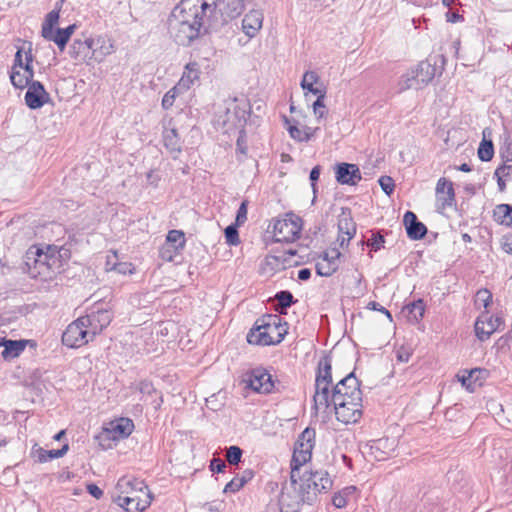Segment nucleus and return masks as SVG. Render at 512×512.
I'll return each mask as SVG.
<instances>
[{
	"label": "nucleus",
	"instance_id": "nucleus-22",
	"mask_svg": "<svg viewBox=\"0 0 512 512\" xmlns=\"http://www.w3.org/2000/svg\"><path fill=\"white\" fill-rule=\"evenodd\" d=\"M293 491L282 492L280 497V504L282 507L287 508L286 512H298L302 504H307L306 501L300 500L302 498L301 487L297 483H293Z\"/></svg>",
	"mask_w": 512,
	"mask_h": 512
},
{
	"label": "nucleus",
	"instance_id": "nucleus-55",
	"mask_svg": "<svg viewBox=\"0 0 512 512\" xmlns=\"http://www.w3.org/2000/svg\"><path fill=\"white\" fill-rule=\"evenodd\" d=\"M179 89L177 86L170 89L166 94L163 96L162 99V107L164 109H169L173 106L175 98H176V91Z\"/></svg>",
	"mask_w": 512,
	"mask_h": 512
},
{
	"label": "nucleus",
	"instance_id": "nucleus-46",
	"mask_svg": "<svg viewBox=\"0 0 512 512\" xmlns=\"http://www.w3.org/2000/svg\"><path fill=\"white\" fill-rule=\"evenodd\" d=\"M494 155V148L491 141L483 140L478 148V157L482 161H490Z\"/></svg>",
	"mask_w": 512,
	"mask_h": 512
},
{
	"label": "nucleus",
	"instance_id": "nucleus-7",
	"mask_svg": "<svg viewBox=\"0 0 512 512\" xmlns=\"http://www.w3.org/2000/svg\"><path fill=\"white\" fill-rule=\"evenodd\" d=\"M246 118L245 104L239 102L237 98H232L225 101V109L223 113L218 115L217 123L224 129L225 133L239 130V133L243 134Z\"/></svg>",
	"mask_w": 512,
	"mask_h": 512
},
{
	"label": "nucleus",
	"instance_id": "nucleus-25",
	"mask_svg": "<svg viewBox=\"0 0 512 512\" xmlns=\"http://www.w3.org/2000/svg\"><path fill=\"white\" fill-rule=\"evenodd\" d=\"M116 488L121 494L141 493V495H143V492L150 493L148 486L144 483V481L139 479H130L128 477L120 478Z\"/></svg>",
	"mask_w": 512,
	"mask_h": 512
},
{
	"label": "nucleus",
	"instance_id": "nucleus-56",
	"mask_svg": "<svg viewBox=\"0 0 512 512\" xmlns=\"http://www.w3.org/2000/svg\"><path fill=\"white\" fill-rule=\"evenodd\" d=\"M304 90H307L311 92L312 94L317 96V99L325 98L326 97V88L321 83L317 85H312L308 87H302Z\"/></svg>",
	"mask_w": 512,
	"mask_h": 512
},
{
	"label": "nucleus",
	"instance_id": "nucleus-39",
	"mask_svg": "<svg viewBox=\"0 0 512 512\" xmlns=\"http://www.w3.org/2000/svg\"><path fill=\"white\" fill-rule=\"evenodd\" d=\"M339 234L354 236L356 233V225L350 213L343 212L338 219Z\"/></svg>",
	"mask_w": 512,
	"mask_h": 512
},
{
	"label": "nucleus",
	"instance_id": "nucleus-58",
	"mask_svg": "<svg viewBox=\"0 0 512 512\" xmlns=\"http://www.w3.org/2000/svg\"><path fill=\"white\" fill-rule=\"evenodd\" d=\"M501 247L507 254L512 255V233L503 236L501 240Z\"/></svg>",
	"mask_w": 512,
	"mask_h": 512
},
{
	"label": "nucleus",
	"instance_id": "nucleus-59",
	"mask_svg": "<svg viewBox=\"0 0 512 512\" xmlns=\"http://www.w3.org/2000/svg\"><path fill=\"white\" fill-rule=\"evenodd\" d=\"M226 468L225 462L220 458H214L210 463V469L213 472H223Z\"/></svg>",
	"mask_w": 512,
	"mask_h": 512
},
{
	"label": "nucleus",
	"instance_id": "nucleus-21",
	"mask_svg": "<svg viewBox=\"0 0 512 512\" xmlns=\"http://www.w3.org/2000/svg\"><path fill=\"white\" fill-rule=\"evenodd\" d=\"M403 223L406 228L407 236L412 240H420L427 233L426 226L418 221L417 216L412 211H407L403 217Z\"/></svg>",
	"mask_w": 512,
	"mask_h": 512
},
{
	"label": "nucleus",
	"instance_id": "nucleus-53",
	"mask_svg": "<svg viewBox=\"0 0 512 512\" xmlns=\"http://www.w3.org/2000/svg\"><path fill=\"white\" fill-rule=\"evenodd\" d=\"M248 203V200H243L241 202L236 215V225H242L246 222Z\"/></svg>",
	"mask_w": 512,
	"mask_h": 512
},
{
	"label": "nucleus",
	"instance_id": "nucleus-62",
	"mask_svg": "<svg viewBox=\"0 0 512 512\" xmlns=\"http://www.w3.org/2000/svg\"><path fill=\"white\" fill-rule=\"evenodd\" d=\"M88 493L96 499H100L103 496V491L96 484L87 485Z\"/></svg>",
	"mask_w": 512,
	"mask_h": 512
},
{
	"label": "nucleus",
	"instance_id": "nucleus-16",
	"mask_svg": "<svg viewBox=\"0 0 512 512\" xmlns=\"http://www.w3.org/2000/svg\"><path fill=\"white\" fill-rule=\"evenodd\" d=\"M27 88L25 103L30 109H39L50 101V95L41 82H31Z\"/></svg>",
	"mask_w": 512,
	"mask_h": 512
},
{
	"label": "nucleus",
	"instance_id": "nucleus-41",
	"mask_svg": "<svg viewBox=\"0 0 512 512\" xmlns=\"http://www.w3.org/2000/svg\"><path fill=\"white\" fill-rule=\"evenodd\" d=\"M59 21V12L56 10L50 11L45 18V21L42 24V31L41 34L43 37H48L47 35H51V31L53 30V27L58 23Z\"/></svg>",
	"mask_w": 512,
	"mask_h": 512
},
{
	"label": "nucleus",
	"instance_id": "nucleus-3",
	"mask_svg": "<svg viewBox=\"0 0 512 512\" xmlns=\"http://www.w3.org/2000/svg\"><path fill=\"white\" fill-rule=\"evenodd\" d=\"M287 334V324L278 315H265L255 322L247 334L249 344L268 346L279 344Z\"/></svg>",
	"mask_w": 512,
	"mask_h": 512
},
{
	"label": "nucleus",
	"instance_id": "nucleus-1",
	"mask_svg": "<svg viewBox=\"0 0 512 512\" xmlns=\"http://www.w3.org/2000/svg\"><path fill=\"white\" fill-rule=\"evenodd\" d=\"M219 0H181L168 19V31L173 40L182 46L208 32L211 20L216 17Z\"/></svg>",
	"mask_w": 512,
	"mask_h": 512
},
{
	"label": "nucleus",
	"instance_id": "nucleus-30",
	"mask_svg": "<svg viewBox=\"0 0 512 512\" xmlns=\"http://www.w3.org/2000/svg\"><path fill=\"white\" fill-rule=\"evenodd\" d=\"M134 429V423L129 418H120L119 420L111 423L110 432L113 434V439L127 438Z\"/></svg>",
	"mask_w": 512,
	"mask_h": 512
},
{
	"label": "nucleus",
	"instance_id": "nucleus-60",
	"mask_svg": "<svg viewBox=\"0 0 512 512\" xmlns=\"http://www.w3.org/2000/svg\"><path fill=\"white\" fill-rule=\"evenodd\" d=\"M139 391L142 394L151 395L152 393H156L155 388L153 387L152 383L149 381H141L139 383Z\"/></svg>",
	"mask_w": 512,
	"mask_h": 512
},
{
	"label": "nucleus",
	"instance_id": "nucleus-6",
	"mask_svg": "<svg viewBox=\"0 0 512 512\" xmlns=\"http://www.w3.org/2000/svg\"><path fill=\"white\" fill-rule=\"evenodd\" d=\"M316 432L312 428H306L298 437L291 460V482L296 483L299 470L311 459L315 445Z\"/></svg>",
	"mask_w": 512,
	"mask_h": 512
},
{
	"label": "nucleus",
	"instance_id": "nucleus-42",
	"mask_svg": "<svg viewBox=\"0 0 512 512\" xmlns=\"http://www.w3.org/2000/svg\"><path fill=\"white\" fill-rule=\"evenodd\" d=\"M275 300L278 305L281 307L280 313H283V309L290 307L295 303L294 297L290 291L283 290L275 295Z\"/></svg>",
	"mask_w": 512,
	"mask_h": 512
},
{
	"label": "nucleus",
	"instance_id": "nucleus-32",
	"mask_svg": "<svg viewBox=\"0 0 512 512\" xmlns=\"http://www.w3.org/2000/svg\"><path fill=\"white\" fill-rule=\"evenodd\" d=\"M315 382L332 383V360L330 356L325 355L320 358Z\"/></svg>",
	"mask_w": 512,
	"mask_h": 512
},
{
	"label": "nucleus",
	"instance_id": "nucleus-2",
	"mask_svg": "<svg viewBox=\"0 0 512 512\" xmlns=\"http://www.w3.org/2000/svg\"><path fill=\"white\" fill-rule=\"evenodd\" d=\"M331 402L338 421L356 423L362 416V391L353 372L338 381L332 390Z\"/></svg>",
	"mask_w": 512,
	"mask_h": 512
},
{
	"label": "nucleus",
	"instance_id": "nucleus-48",
	"mask_svg": "<svg viewBox=\"0 0 512 512\" xmlns=\"http://www.w3.org/2000/svg\"><path fill=\"white\" fill-rule=\"evenodd\" d=\"M242 453L238 446H230L226 451V460L230 465H237L241 461Z\"/></svg>",
	"mask_w": 512,
	"mask_h": 512
},
{
	"label": "nucleus",
	"instance_id": "nucleus-44",
	"mask_svg": "<svg viewBox=\"0 0 512 512\" xmlns=\"http://www.w3.org/2000/svg\"><path fill=\"white\" fill-rule=\"evenodd\" d=\"M492 303V293L488 289H480L475 296V305L487 309Z\"/></svg>",
	"mask_w": 512,
	"mask_h": 512
},
{
	"label": "nucleus",
	"instance_id": "nucleus-20",
	"mask_svg": "<svg viewBox=\"0 0 512 512\" xmlns=\"http://www.w3.org/2000/svg\"><path fill=\"white\" fill-rule=\"evenodd\" d=\"M264 16L259 10L249 11L242 19V31L248 40L254 38L263 26Z\"/></svg>",
	"mask_w": 512,
	"mask_h": 512
},
{
	"label": "nucleus",
	"instance_id": "nucleus-57",
	"mask_svg": "<svg viewBox=\"0 0 512 512\" xmlns=\"http://www.w3.org/2000/svg\"><path fill=\"white\" fill-rule=\"evenodd\" d=\"M384 242V236L376 233L372 235L371 239H369L368 246H370L374 251H377L383 246Z\"/></svg>",
	"mask_w": 512,
	"mask_h": 512
},
{
	"label": "nucleus",
	"instance_id": "nucleus-45",
	"mask_svg": "<svg viewBox=\"0 0 512 512\" xmlns=\"http://www.w3.org/2000/svg\"><path fill=\"white\" fill-rule=\"evenodd\" d=\"M167 242L173 244V248L178 250L185 245L184 233L179 230H171L167 234Z\"/></svg>",
	"mask_w": 512,
	"mask_h": 512
},
{
	"label": "nucleus",
	"instance_id": "nucleus-26",
	"mask_svg": "<svg viewBox=\"0 0 512 512\" xmlns=\"http://www.w3.org/2000/svg\"><path fill=\"white\" fill-rule=\"evenodd\" d=\"M69 54L71 58L77 61L91 59L90 37L75 39L70 46Z\"/></svg>",
	"mask_w": 512,
	"mask_h": 512
},
{
	"label": "nucleus",
	"instance_id": "nucleus-64",
	"mask_svg": "<svg viewBox=\"0 0 512 512\" xmlns=\"http://www.w3.org/2000/svg\"><path fill=\"white\" fill-rule=\"evenodd\" d=\"M24 67H25V62H23V58H22V49H18V51L15 54L14 64L12 66V69H19V68H24Z\"/></svg>",
	"mask_w": 512,
	"mask_h": 512
},
{
	"label": "nucleus",
	"instance_id": "nucleus-34",
	"mask_svg": "<svg viewBox=\"0 0 512 512\" xmlns=\"http://www.w3.org/2000/svg\"><path fill=\"white\" fill-rule=\"evenodd\" d=\"M394 447V441H390L388 438H382L373 442L371 450L377 460H385L390 453L394 451Z\"/></svg>",
	"mask_w": 512,
	"mask_h": 512
},
{
	"label": "nucleus",
	"instance_id": "nucleus-50",
	"mask_svg": "<svg viewBox=\"0 0 512 512\" xmlns=\"http://www.w3.org/2000/svg\"><path fill=\"white\" fill-rule=\"evenodd\" d=\"M225 238L229 245H238L240 243L238 230L235 225H229L226 227Z\"/></svg>",
	"mask_w": 512,
	"mask_h": 512
},
{
	"label": "nucleus",
	"instance_id": "nucleus-29",
	"mask_svg": "<svg viewBox=\"0 0 512 512\" xmlns=\"http://www.w3.org/2000/svg\"><path fill=\"white\" fill-rule=\"evenodd\" d=\"M200 71L199 65L196 62H190L185 66V70L177 87L179 89H189L195 81L199 79Z\"/></svg>",
	"mask_w": 512,
	"mask_h": 512
},
{
	"label": "nucleus",
	"instance_id": "nucleus-40",
	"mask_svg": "<svg viewBox=\"0 0 512 512\" xmlns=\"http://www.w3.org/2000/svg\"><path fill=\"white\" fill-rule=\"evenodd\" d=\"M485 372L486 370L480 368H474L470 371L464 370L462 373L457 374V378L464 387L470 389L472 381H476L480 374Z\"/></svg>",
	"mask_w": 512,
	"mask_h": 512
},
{
	"label": "nucleus",
	"instance_id": "nucleus-51",
	"mask_svg": "<svg viewBox=\"0 0 512 512\" xmlns=\"http://www.w3.org/2000/svg\"><path fill=\"white\" fill-rule=\"evenodd\" d=\"M320 83V77L315 71H307L303 75L301 87H308L310 84L317 85Z\"/></svg>",
	"mask_w": 512,
	"mask_h": 512
},
{
	"label": "nucleus",
	"instance_id": "nucleus-49",
	"mask_svg": "<svg viewBox=\"0 0 512 512\" xmlns=\"http://www.w3.org/2000/svg\"><path fill=\"white\" fill-rule=\"evenodd\" d=\"M325 98L316 99V101L313 103V112L318 121L321 119H324L328 115V110L326 108V105L324 103Z\"/></svg>",
	"mask_w": 512,
	"mask_h": 512
},
{
	"label": "nucleus",
	"instance_id": "nucleus-61",
	"mask_svg": "<svg viewBox=\"0 0 512 512\" xmlns=\"http://www.w3.org/2000/svg\"><path fill=\"white\" fill-rule=\"evenodd\" d=\"M44 254H47V256H56L59 260H61V249L56 245H47Z\"/></svg>",
	"mask_w": 512,
	"mask_h": 512
},
{
	"label": "nucleus",
	"instance_id": "nucleus-12",
	"mask_svg": "<svg viewBox=\"0 0 512 512\" xmlns=\"http://www.w3.org/2000/svg\"><path fill=\"white\" fill-rule=\"evenodd\" d=\"M301 232V226L292 219L276 220L273 225V235L276 242H293Z\"/></svg>",
	"mask_w": 512,
	"mask_h": 512
},
{
	"label": "nucleus",
	"instance_id": "nucleus-9",
	"mask_svg": "<svg viewBox=\"0 0 512 512\" xmlns=\"http://www.w3.org/2000/svg\"><path fill=\"white\" fill-rule=\"evenodd\" d=\"M504 326V319L501 315H490L487 310L481 312L474 324L476 337L480 341L488 340L493 333Z\"/></svg>",
	"mask_w": 512,
	"mask_h": 512
},
{
	"label": "nucleus",
	"instance_id": "nucleus-10",
	"mask_svg": "<svg viewBox=\"0 0 512 512\" xmlns=\"http://www.w3.org/2000/svg\"><path fill=\"white\" fill-rule=\"evenodd\" d=\"M280 383L275 382L271 376L265 369L256 368L252 370L248 385L251 389L258 393L268 394L272 392H279L280 389L278 387Z\"/></svg>",
	"mask_w": 512,
	"mask_h": 512
},
{
	"label": "nucleus",
	"instance_id": "nucleus-52",
	"mask_svg": "<svg viewBox=\"0 0 512 512\" xmlns=\"http://www.w3.org/2000/svg\"><path fill=\"white\" fill-rule=\"evenodd\" d=\"M379 185L381 186L382 190L387 194L391 195L394 191V180L390 176H382L379 179Z\"/></svg>",
	"mask_w": 512,
	"mask_h": 512
},
{
	"label": "nucleus",
	"instance_id": "nucleus-36",
	"mask_svg": "<svg viewBox=\"0 0 512 512\" xmlns=\"http://www.w3.org/2000/svg\"><path fill=\"white\" fill-rule=\"evenodd\" d=\"M424 87V84H420V79L416 77L414 69H411L406 74L402 75L398 82V89L400 92L408 89L420 90Z\"/></svg>",
	"mask_w": 512,
	"mask_h": 512
},
{
	"label": "nucleus",
	"instance_id": "nucleus-35",
	"mask_svg": "<svg viewBox=\"0 0 512 512\" xmlns=\"http://www.w3.org/2000/svg\"><path fill=\"white\" fill-rule=\"evenodd\" d=\"M416 72V77L420 79V84L427 86L435 77L436 67L429 61H421L413 68Z\"/></svg>",
	"mask_w": 512,
	"mask_h": 512
},
{
	"label": "nucleus",
	"instance_id": "nucleus-24",
	"mask_svg": "<svg viewBox=\"0 0 512 512\" xmlns=\"http://www.w3.org/2000/svg\"><path fill=\"white\" fill-rule=\"evenodd\" d=\"M332 383L315 382V394L313 396L315 410L327 409L332 404L330 385Z\"/></svg>",
	"mask_w": 512,
	"mask_h": 512
},
{
	"label": "nucleus",
	"instance_id": "nucleus-14",
	"mask_svg": "<svg viewBox=\"0 0 512 512\" xmlns=\"http://www.w3.org/2000/svg\"><path fill=\"white\" fill-rule=\"evenodd\" d=\"M33 55L31 49L25 53V67L19 69H11L10 80L15 88L23 89L30 85L33 81L34 70L32 67Z\"/></svg>",
	"mask_w": 512,
	"mask_h": 512
},
{
	"label": "nucleus",
	"instance_id": "nucleus-38",
	"mask_svg": "<svg viewBox=\"0 0 512 512\" xmlns=\"http://www.w3.org/2000/svg\"><path fill=\"white\" fill-rule=\"evenodd\" d=\"M512 206L509 204H499L493 210L494 220L505 226L511 225Z\"/></svg>",
	"mask_w": 512,
	"mask_h": 512
},
{
	"label": "nucleus",
	"instance_id": "nucleus-17",
	"mask_svg": "<svg viewBox=\"0 0 512 512\" xmlns=\"http://www.w3.org/2000/svg\"><path fill=\"white\" fill-rule=\"evenodd\" d=\"M91 59L102 62L108 55L114 53L115 47L112 39L107 36L90 37Z\"/></svg>",
	"mask_w": 512,
	"mask_h": 512
},
{
	"label": "nucleus",
	"instance_id": "nucleus-28",
	"mask_svg": "<svg viewBox=\"0 0 512 512\" xmlns=\"http://www.w3.org/2000/svg\"><path fill=\"white\" fill-rule=\"evenodd\" d=\"M26 340H6L2 339L0 346L4 347L1 355L4 359H12L18 357L25 349Z\"/></svg>",
	"mask_w": 512,
	"mask_h": 512
},
{
	"label": "nucleus",
	"instance_id": "nucleus-47",
	"mask_svg": "<svg viewBox=\"0 0 512 512\" xmlns=\"http://www.w3.org/2000/svg\"><path fill=\"white\" fill-rule=\"evenodd\" d=\"M407 309L409 313L412 315V318L416 321L421 319L425 312V304L423 300L419 299L417 301H413L412 303L407 305Z\"/></svg>",
	"mask_w": 512,
	"mask_h": 512
},
{
	"label": "nucleus",
	"instance_id": "nucleus-5",
	"mask_svg": "<svg viewBox=\"0 0 512 512\" xmlns=\"http://www.w3.org/2000/svg\"><path fill=\"white\" fill-rule=\"evenodd\" d=\"M24 259L29 273L34 277L51 278L52 274L59 272L62 267V260L56 256H47L44 254V249L38 246L30 247L25 253Z\"/></svg>",
	"mask_w": 512,
	"mask_h": 512
},
{
	"label": "nucleus",
	"instance_id": "nucleus-18",
	"mask_svg": "<svg viewBox=\"0 0 512 512\" xmlns=\"http://www.w3.org/2000/svg\"><path fill=\"white\" fill-rule=\"evenodd\" d=\"M119 506L128 512H142L150 506L152 496L150 493L143 492V497H132L129 495H119L116 499Z\"/></svg>",
	"mask_w": 512,
	"mask_h": 512
},
{
	"label": "nucleus",
	"instance_id": "nucleus-23",
	"mask_svg": "<svg viewBox=\"0 0 512 512\" xmlns=\"http://www.w3.org/2000/svg\"><path fill=\"white\" fill-rule=\"evenodd\" d=\"M162 137L163 144L170 153L178 154L181 152V139L175 126L172 125V120L163 125Z\"/></svg>",
	"mask_w": 512,
	"mask_h": 512
},
{
	"label": "nucleus",
	"instance_id": "nucleus-15",
	"mask_svg": "<svg viewBox=\"0 0 512 512\" xmlns=\"http://www.w3.org/2000/svg\"><path fill=\"white\" fill-rule=\"evenodd\" d=\"M340 257L341 253L336 248L324 252L315 264L316 273L323 277L333 275L339 268Z\"/></svg>",
	"mask_w": 512,
	"mask_h": 512
},
{
	"label": "nucleus",
	"instance_id": "nucleus-4",
	"mask_svg": "<svg viewBox=\"0 0 512 512\" xmlns=\"http://www.w3.org/2000/svg\"><path fill=\"white\" fill-rule=\"evenodd\" d=\"M300 481L299 485L302 491V498L300 500L306 501L308 505H312L316 500L318 494L328 492L333 485V481L327 471L324 470H310L304 471L299 476H296V482Z\"/></svg>",
	"mask_w": 512,
	"mask_h": 512
},
{
	"label": "nucleus",
	"instance_id": "nucleus-11",
	"mask_svg": "<svg viewBox=\"0 0 512 512\" xmlns=\"http://www.w3.org/2000/svg\"><path fill=\"white\" fill-rule=\"evenodd\" d=\"M436 205L440 212L445 211L448 208H452L456 205V196L453 186V182L441 177L436 184Z\"/></svg>",
	"mask_w": 512,
	"mask_h": 512
},
{
	"label": "nucleus",
	"instance_id": "nucleus-13",
	"mask_svg": "<svg viewBox=\"0 0 512 512\" xmlns=\"http://www.w3.org/2000/svg\"><path fill=\"white\" fill-rule=\"evenodd\" d=\"M81 318L85 321V325L88 328L90 335L94 338L110 324L112 314L107 309H96L84 316H81Z\"/></svg>",
	"mask_w": 512,
	"mask_h": 512
},
{
	"label": "nucleus",
	"instance_id": "nucleus-37",
	"mask_svg": "<svg viewBox=\"0 0 512 512\" xmlns=\"http://www.w3.org/2000/svg\"><path fill=\"white\" fill-rule=\"evenodd\" d=\"M284 263L285 258L282 256L268 255L262 263L261 270L266 274H274L286 268Z\"/></svg>",
	"mask_w": 512,
	"mask_h": 512
},
{
	"label": "nucleus",
	"instance_id": "nucleus-19",
	"mask_svg": "<svg viewBox=\"0 0 512 512\" xmlns=\"http://www.w3.org/2000/svg\"><path fill=\"white\" fill-rule=\"evenodd\" d=\"M335 173L337 182L343 185H356L362 178L360 169L356 164H337Z\"/></svg>",
	"mask_w": 512,
	"mask_h": 512
},
{
	"label": "nucleus",
	"instance_id": "nucleus-8",
	"mask_svg": "<svg viewBox=\"0 0 512 512\" xmlns=\"http://www.w3.org/2000/svg\"><path fill=\"white\" fill-rule=\"evenodd\" d=\"M92 340L93 337L81 317L70 323L62 334L63 344L70 348H79Z\"/></svg>",
	"mask_w": 512,
	"mask_h": 512
},
{
	"label": "nucleus",
	"instance_id": "nucleus-31",
	"mask_svg": "<svg viewBox=\"0 0 512 512\" xmlns=\"http://www.w3.org/2000/svg\"><path fill=\"white\" fill-rule=\"evenodd\" d=\"M244 10V0H222L219 11L225 18L234 19Z\"/></svg>",
	"mask_w": 512,
	"mask_h": 512
},
{
	"label": "nucleus",
	"instance_id": "nucleus-63",
	"mask_svg": "<svg viewBox=\"0 0 512 512\" xmlns=\"http://www.w3.org/2000/svg\"><path fill=\"white\" fill-rule=\"evenodd\" d=\"M130 267H131V264H127V263L116 264L115 263V264H113L111 269L117 271L118 273L126 274L127 272L132 273V270Z\"/></svg>",
	"mask_w": 512,
	"mask_h": 512
},
{
	"label": "nucleus",
	"instance_id": "nucleus-33",
	"mask_svg": "<svg viewBox=\"0 0 512 512\" xmlns=\"http://www.w3.org/2000/svg\"><path fill=\"white\" fill-rule=\"evenodd\" d=\"M68 451V445H64L61 449L45 450L41 447L33 448L32 456L39 463H44L52 459L63 457Z\"/></svg>",
	"mask_w": 512,
	"mask_h": 512
},
{
	"label": "nucleus",
	"instance_id": "nucleus-54",
	"mask_svg": "<svg viewBox=\"0 0 512 512\" xmlns=\"http://www.w3.org/2000/svg\"><path fill=\"white\" fill-rule=\"evenodd\" d=\"M244 486L243 480H240L238 476L234 477L230 482H228L223 492L224 493H236Z\"/></svg>",
	"mask_w": 512,
	"mask_h": 512
},
{
	"label": "nucleus",
	"instance_id": "nucleus-43",
	"mask_svg": "<svg viewBox=\"0 0 512 512\" xmlns=\"http://www.w3.org/2000/svg\"><path fill=\"white\" fill-rule=\"evenodd\" d=\"M49 37H44L48 41H53L60 51H63L65 49V46L67 42L69 41L66 37V34L62 31V29H57L56 31L52 30L51 35H48Z\"/></svg>",
	"mask_w": 512,
	"mask_h": 512
},
{
	"label": "nucleus",
	"instance_id": "nucleus-27",
	"mask_svg": "<svg viewBox=\"0 0 512 512\" xmlns=\"http://www.w3.org/2000/svg\"><path fill=\"white\" fill-rule=\"evenodd\" d=\"M285 122L289 124L287 129L291 138L298 142H308L316 135L317 131L319 130L318 127L312 128L309 126H303L302 128H299L295 124H290V121L286 117Z\"/></svg>",
	"mask_w": 512,
	"mask_h": 512
}]
</instances>
